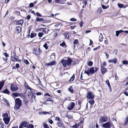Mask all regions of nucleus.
Wrapping results in <instances>:
<instances>
[{
  "label": "nucleus",
  "instance_id": "15",
  "mask_svg": "<svg viewBox=\"0 0 128 128\" xmlns=\"http://www.w3.org/2000/svg\"><path fill=\"white\" fill-rule=\"evenodd\" d=\"M24 21L22 20H20L18 22H16V25H22Z\"/></svg>",
  "mask_w": 128,
  "mask_h": 128
},
{
  "label": "nucleus",
  "instance_id": "9",
  "mask_svg": "<svg viewBox=\"0 0 128 128\" xmlns=\"http://www.w3.org/2000/svg\"><path fill=\"white\" fill-rule=\"evenodd\" d=\"M102 126L105 128H110L112 126L111 124L109 122L104 124L102 125Z\"/></svg>",
  "mask_w": 128,
  "mask_h": 128
},
{
  "label": "nucleus",
  "instance_id": "29",
  "mask_svg": "<svg viewBox=\"0 0 128 128\" xmlns=\"http://www.w3.org/2000/svg\"><path fill=\"white\" fill-rule=\"evenodd\" d=\"M68 90L71 93H73V90L72 86H70V87L68 88Z\"/></svg>",
  "mask_w": 128,
  "mask_h": 128
},
{
  "label": "nucleus",
  "instance_id": "62",
  "mask_svg": "<svg viewBox=\"0 0 128 128\" xmlns=\"http://www.w3.org/2000/svg\"><path fill=\"white\" fill-rule=\"evenodd\" d=\"M30 16L29 15H28L26 18V19H27L28 20H29L30 18Z\"/></svg>",
  "mask_w": 128,
  "mask_h": 128
},
{
  "label": "nucleus",
  "instance_id": "19",
  "mask_svg": "<svg viewBox=\"0 0 128 128\" xmlns=\"http://www.w3.org/2000/svg\"><path fill=\"white\" fill-rule=\"evenodd\" d=\"M39 114L41 115L43 114L46 115L47 114H50V112H39Z\"/></svg>",
  "mask_w": 128,
  "mask_h": 128
},
{
  "label": "nucleus",
  "instance_id": "33",
  "mask_svg": "<svg viewBox=\"0 0 128 128\" xmlns=\"http://www.w3.org/2000/svg\"><path fill=\"white\" fill-rule=\"evenodd\" d=\"M118 6L119 8H122L124 6V5L122 4H118Z\"/></svg>",
  "mask_w": 128,
  "mask_h": 128
},
{
  "label": "nucleus",
  "instance_id": "63",
  "mask_svg": "<svg viewBox=\"0 0 128 128\" xmlns=\"http://www.w3.org/2000/svg\"><path fill=\"white\" fill-rule=\"evenodd\" d=\"M37 52L38 53V52L36 50V51H35L34 52V54H35L36 55H37L38 54L37 53Z\"/></svg>",
  "mask_w": 128,
  "mask_h": 128
},
{
  "label": "nucleus",
  "instance_id": "35",
  "mask_svg": "<svg viewBox=\"0 0 128 128\" xmlns=\"http://www.w3.org/2000/svg\"><path fill=\"white\" fill-rule=\"evenodd\" d=\"M79 126V124H76L74 125H73L72 126V128H77Z\"/></svg>",
  "mask_w": 128,
  "mask_h": 128
},
{
  "label": "nucleus",
  "instance_id": "3",
  "mask_svg": "<svg viewBox=\"0 0 128 128\" xmlns=\"http://www.w3.org/2000/svg\"><path fill=\"white\" fill-rule=\"evenodd\" d=\"M22 101L19 98H16L15 100V105L14 109L17 110L20 108V107L22 105Z\"/></svg>",
  "mask_w": 128,
  "mask_h": 128
},
{
  "label": "nucleus",
  "instance_id": "17",
  "mask_svg": "<svg viewBox=\"0 0 128 128\" xmlns=\"http://www.w3.org/2000/svg\"><path fill=\"white\" fill-rule=\"evenodd\" d=\"M64 37L65 38L69 39L70 38L69 36H70V35H68V33L67 32H66L64 34Z\"/></svg>",
  "mask_w": 128,
  "mask_h": 128
},
{
  "label": "nucleus",
  "instance_id": "5",
  "mask_svg": "<svg viewBox=\"0 0 128 128\" xmlns=\"http://www.w3.org/2000/svg\"><path fill=\"white\" fill-rule=\"evenodd\" d=\"M94 97V95L93 93L92 92H88L86 94V98L89 99H93Z\"/></svg>",
  "mask_w": 128,
  "mask_h": 128
},
{
  "label": "nucleus",
  "instance_id": "59",
  "mask_svg": "<svg viewBox=\"0 0 128 128\" xmlns=\"http://www.w3.org/2000/svg\"><path fill=\"white\" fill-rule=\"evenodd\" d=\"M124 94L126 96H128V92L126 91H125L124 92Z\"/></svg>",
  "mask_w": 128,
  "mask_h": 128
},
{
  "label": "nucleus",
  "instance_id": "14",
  "mask_svg": "<svg viewBox=\"0 0 128 128\" xmlns=\"http://www.w3.org/2000/svg\"><path fill=\"white\" fill-rule=\"evenodd\" d=\"M5 82V80H2L1 81H0V91L2 89L4 86Z\"/></svg>",
  "mask_w": 128,
  "mask_h": 128
},
{
  "label": "nucleus",
  "instance_id": "39",
  "mask_svg": "<svg viewBox=\"0 0 128 128\" xmlns=\"http://www.w3.org/2000/svg\"><path fill=\"white\" fill-rule=\"evenodd\" d=\"M43 35V33L42 32H39L38 34V35L39 37H41Z\"/></svg>",
  "mask_w": 128,
  "mask_h": 128
},
{
  "label": "nucleus",
  "instance_id": "11",
  "mask_svg": "<svg viewBox=\"0 0 128 128\" xmlns=\"http://www.w3.org/2000/svg\"><path fill=\"white\" fill-rule=\"evenodd\" d=\"M117 62V59L116 58H114L112 60H108V62L113 63L114 64H116Z\"/></svg>",
  "mask_w": 128,
  "mask_h": 128
},
{
  "label": "nucleus",
  "instance_id": "57",
  "mask_svg": "<svg viewBox=\"0 0 128 128\" xmlns=\"http://www.w3.org/2000/svg\"><path fill=\"white\" fill-rule=\"evenodd\" d=\"M16 67L17 68H18L20 67V65L18 64H16Z\"/></svg>",
  "mask_w": 128,
  "mask_h": 128
},
{
  "label": "nucleus",
  "instance_id": "8",
  "mask_svg": "<svg viewBox=\"0 0 128 128\" xmlns=\"http://www.w3.org/2000/svg\"><path fill=\"white\" fill-rule=\"evenodd\" d=\"M108 118L106 116H100L99 118V122L101 123L104 122L107 120Z\"/></svg>",
  "mask_w": 128,
  "mask_h": 128
},
{
  "label": "nucleus",
  "instance_id": "13",
  "mask_svg": "<svg viewBox=\"0 0 128 128\" xmlns=\"http://www.w3.org/2000/svg\"><path fill=\"white\" fill-rule=\"evenodd\" d=\"M106 69L105 67L103 66H101V70L102 74H104L106 72H107V71H106Z\"/></svg>",
  "mask_w": 128,
  "mask_h": 128
},
{
  "label": "nucleus",
  "instance_id": "24",
  "mask_svg": "<svg viewBox=\"0 0 128 128\" xmlns=\"http://www.w3.org/2000/svg\"><path fill=\"white\" fill-rule=\"evenodd\" d=\"M12 94L15 97L19 96L21 95V94L18 93H13Z\"/></svg>",
  "mask_w": 128,
  "mask_h": 128
},
{
  "label": "nucleus",
  "instance_id": "28",
  "mask_svg": "<svg viewBox=\"0 0 128 128\" xmlns=\"http://www.w3.org/2000/svg\"><path fill=\"white\" fill-rule=\"evenodd\" d=\"M36 33H32L31 34L30 37L31 38H32L36 36Z\"/></svg>",
  "mask_w": 128,
  "mask_h": 128
},
{
  "label": "nucleus",
  "instance_id": "25",
  "mask_svg": "<svg viewBox=\"0 0 128 128\" xmlns=\"http://www.w3.org/2000/svg\"><path fill=\"white\" fill-rule=\"evenodd\" d=\"M100 35L99 36V40L100 42H102L103 38V37L102 36V35L101 33H100Z\"/></svg>",
  "mask_w": 128,
  "mask_h": 128
},
{
  "label": "nucleus",
  "instance_id": "43",
  "mask_svg": "<svg viewBox=\"0 0 128 128\" xmlns=\"http://www.w3.org/2000/svg\"><path fill=\"white\" fill-rule=\"evenodd\" d=\"M106 62H105V61H103V62L102 65H101V66H106Z\"/></svg>",
  "mask_w": 128,
  "mask_h": 128
},
{
  "label": "nucleus",
  "instance_id": "50",
  "mask_svg": "<svg viewBox=\"0 0 128 128\" xmlns=\"http://www.w3.org/2000/svg\"><path fill=\"white\" fill-rule=\"evenodd\" d=\"M70 20L72 21H76V19L74 18H72L70 19Z\"/></svg>",
  "mask_w": 128,
  "mask_h": 128
},
{
  "label": "nucleus",
  "instance_id": "23",
  "mask_svg": "<svg viewBox=\"0 0 128 128\" xmlns=\"http://www.w3.org/2000/svg\"><path fill=\"white\" fill-rule=\"evenodd\" d=\"M60 46L64 48H66L67 47V46L65 42H62V43H61L60 44Z\"/></svg>",
  "mask_w": 128,
  "mask_h": 128
},
{
  "label": "nucleus",
  "instance_id": "61",
  "mask_svg": "<svg viewBox=\"0 0 128 128\" xmlns=\"http://www.w3.org/2000/svg\"><path fill=\"white\" fill-rule=\"evenodd\" d=\"M76 26H70V28L71 29H73Z\"/></svg>",
  "mask_w": 128,
  "mask_h": 128
},
{
  "label": "nucleus",
  "instance_id": "21",
  "mask_svg": "<svg viewBox=\"0 0 128 128\" xmlns=\"http://www.w3.org/2000/svg\"><path fill=\"white\" fill-rule=\"evenodd\" d=\"M46 98L45 101L46 102L50 101L52 102V98L50 97H45Z\"/></svg>",
  "mask_w": 128,
  "mask_h": 128
},
{
  "label": "nucleus",
  "instance_id": "36",
  "mask_svg": "<svg viewBox=\"0 0 128 128\" xmlns=\"http://www.w3.org/2000/svg\"><path fill=\"white\" fill-rule=\"evenodd\" d=\"M128 121V117H127L126 118L124 121V124H127V122Z\"/></svg>",
  "mask_w": 128,
  "mask_h": 128
},
{
  "label": "nucleus",
  "instance_id": "32",
  "mask_svg": "<svg viewBox=\"0 0 128 128\" xmlns=\"http://www.w3.org/2000/svg\"><path fill=\"white\" fill-rule=\"evenodd\" d=\"M88 65L89 66H91L93 64V62L91 61H89L88 63Z\"/></svg>",
  "mask_w": 128,
  "mask_h": 128
},
{
  "label": "nucleus",
  "instance_id": "10",
  "mask_svg": "<svg viewBox=\"0 0 128 128\" xmlns=\"http://www.w3.org/2000/svg\"><path fill=\"white\" fill-rule=\"evenodd\" d=\"M27 125H28V124L26 122H23L20 125L19 128H22L26 127Z\"/></svg>",
  "mask_w": 128,
  "mask_h": 128
},
{
  "label": "nucleus",
  "instance_id": "34",
  "mask_svg": "<svg viewBox=\"0 0 128 128\" xmlns=\"http://www.w3.org/2000/svg\"><path fill=\"white\" fill-rule=\"evenodd\" d=\"M27 128H33L34 126L32 124H30L27 126Z\"/></svg>",
  "mask_w": 128,
  "mask_h": 128
},
{
  "label": "nucleus",
  "instance_id": "53",
  "mask_svg": "<svg viewBox=\"0 0 128 128\" xmlns=\"http://www.w3.org/2000/svg\"><path fill=\"white\" fill-rule=\"evenodd\" d=\"M87 1L86 0H84L83 2V3L85 5V6H86L87 4Z\"/></svg>",
  "mask_w": 128,
  "mask_h": 128
},
{
  "label": "nucleus",
  "instance_id": "41",
  "mask_svg": "<svg viewBox=\"0 0 128 128\" xmlns=\"http://www.w3.org/2000/svg\"><path fill=\"white\" fill-rule=\"evenodd\" d=\"M123 64H128V62L127 60H124L123 61Z\"/></svg>",
  "mask_w": 128,
  "mask_h": 128
},
{
  "label": "nucleus",
  "instance_id": "42",
  "mask_svg": "<svg viewBox=\"0 0 128 128\" xmlns=\"http://www.w3.org/2000/svg\"><path fill=\"white\" fill-rule=\"evenodd\" d=\"M104 43L105 44H108V41L107 39H106L104 40Z\"/></svg>",
  "mask_w": 128,
  "mask_h": 128
},
{
  "label": "nucleus",
  "instance_id": "22",
  "mask_svg": "<svg viewBox=\"0 0 128 128\" xmlns=\"http://www.w3.org/2000/svg\"><path fill=\"white\" fill-rule=\"evenodd\" d=\"M123 32V31L122 30H120L118 31H116V35L117 36H118L119 34Z\"/></svg>",
  "mask_w": 128,
  "mask_h": 128
},
{
  "label": "nucleus",
  "instance_id": "27",
  "mask_svg": "<svg viewBox=\"0 0 128 128\" xmlns=\"http://www.w3.org/2000/svg\"><path fill=\"white\" fill-rule=\"evenodd\" d=\"M3 92L8 94H9L10 93L8 90L7 89H6L5 90H4Z\"/></svg>",
  "mask_w": 128,
  "mask_h": 128
},
{
  "label": "nucleus",
  "instance_id": "64",
  "mask_svg": "<svg viewBox=\"0 0 128 128\" xmlns=\"http://www.w3.org/2000/svg\"><path fill=\"white\" fill-rule=\"evenodd\" d=\"M4 55L6 57H8V54L6 53H5L4 54Z\"/></svg>",
  "mask_w": 128,
  "mask_h": 128
},
{
  "label": "nucleus",
  "instance_id": "31",
  "mask_svg": "<svg viewBox=\"0 0 128 128\" xmlns=\"http://www.w3.org/2000/svg\"><path fill=\"white\" fill-rule=\"evenodd\" d=\"M88 102L91 105H92L94 104V100H93V99H92L89 101Z\"/></svg>",
  "mask_w": 128,
  "mask_h": 128
},
{
  "label": "nucleus",
  "instance_id": "4",
  "mask_svg": "<svg viewBox=\"0 0 128 128\" xmlns=\"http://www.w3.org/2000/svg\"><path fill=\"white\" fill-rule=\"evenodd\" d=\"M3 117V120L5 124H8L10 121V118L8 116V114L6 113L4 114Z\"/></svg>",
  "mask_w": 128,
  "mask_h": 128
},
{
  "label": "nucleus",
  "instance_id": "1",
  "mask_svg": "<svg viewBox=\"0 0 128 128\" xmlns=\"http://www.w3.org/2000/svg\"><path fill=\"white\" fill-rule=\"evenodd\" d=\"M88 70L87 71H85L84 72L88 76H89L90 74H94L98 70V68L96 66L92 67H90V69H89L88 68Z\"/></svg>",
  "mask_w": 128,
  "mask_h": 128
},
{
  "label": "nucleus",
  "instance_id": "18",
  "mask_svg": "<svg viewBox=\"0 0 128 128\" xmlns=\"http://www.w3.org/2000/svg\"><path fill=\"white\" fill-rule=\"evenodd\" d=\"M16 31L18 33H20L21 31V28L20 26H18L16 28Z\"/></svg>",
  "mask_w": 128,
  "mask_h": 128
},
{
  "label": "nucleus",
  "instance_id": "46",
  "mask_svg": "<svg viewBox=\"0 0 128 128\" xmlns=\"http://www.w3.org/2000/svg\"><path fill=\"white\" fill-rule=\"evenodd\" d=\"M40 29L42 30V32H44L46 33V31L44 29H46V28H41Z\"/></svg>",
  "mask_w": 128,
  "mask_h": 128
},
{
  "label": "nucleus",
  "instance_id": "56",
  "mask_svg": "<svg viewBox=\"0 0 128 128\" xmlns=\"http://www.w3.org/2000/svg\"><path fill=\"white\" fill-rule=\"evenodd\" d=\"M59 1L61 4H63L62 2L66 1V0H59Z\"/></svg>",
  "mask_w": 128,
  "mask_h": 128
},
{
  "label": "nucleus",
  "instance_id": "60",
  "mask_svg": "<svg viewBox=\"0 0 128 128\" xmlns=\"http://www.w3.org/2000/svg\"><path fill=\"white\" fill-rule=\"evenodd\" d=\"M31 96H31V97H32V98H34V99L35 98V96L33 94H32Z\"/></svg>",
  "mask_w": 128,
  "mask_h": 128
},
{
  "label": "nucleus",
  "instance_id": "2",
  "mask_svg": "<svg viewBox=\"0 0 128 128\" xmlns=\"http://www.w3.org/2000/svg\"><path fill=\"white\" fill-rule=\"evenodd\" d=\"M72 62V60L70 58H68L67 60H62L61 61V62L62 63L64 67H66V65L70 66L71 63Z\"/></svg>",
  "mask_w": 128,
  "mask_h": 128
},
{
  "label": "nucleus",
  "instance_id": "55",
  "mask_svg": "<svg viewBox=\"0 0 128 128\" xmlns=\"http://www.w3.org/2000/svg\"><path fill=\"white\" fill-rule=\"evenodd\" d=\"M100 48V47L99 46H98L97 47H96V48H94L93 49V50H97L99 48Z\"/></svg>",
  "mask_w": 128,
  "mask_h": 128
},
{
  "label": "nucleus",
  "instance_id": "26",
  "mask_svg": "<svg viewBox=\"0 0 128 128\" xmlns=\"http://www.w3.org/2000/svg\"><path fill=\"white\" fill-rule=\"evenodd\" d=\"M44 20V19L42 18H39L38 17H37L36 19V21L37 22L42 21Z\"/></svg>",
  "mask_w": 128,
  "mask_h": 128
},
{
  "label": "nucleus",
  "instance_id": "51",
  "mask_svg": "<svg viewBox=\"0 0 128 128\" xmlns=\"http://www.w3.org/2000/svg\"><path fill=\"white\" fill-rule=\"evenodd\" d=\"M42 94V93L40 92H38L36 93V94L37 96L40 95Z\"/></svg>",
  "mask_w": 128,
  "mask_h": 128
},
{
  "label": "nucleus",
  "instance_id": "40",
  "mask_svg": "<svg viewBox=\"0 0 128 128\" xmlns=\"http://www.w3.org/2000/svg\"><path fill=\"white\" fill-rule=\"evenodd\" d=\"M78 42V40L77 39L75 40L74 41V44H77Z\"/></svg>",
  "mask_w": 128,
  "mask_h": 128
},
{
  "label": "nucleus",
  "instance_id": "45",
  "mask_svg": "<svg viewBox=\"0 0 128 128\" xmlns=\"http://www.w3.org/2000/svg\"><path fill=\"white\" fill-rule=\"evenodd\" d=\"M74 76H73L70 78V80L71 81H72L74 80Z\"/></svg>",
  "mask_w": 128,
  "mask_h": 128
},
{
  "label": "nucleus",
  "instance_id": "54",
  "mask_svg": "<svg viewBox=\"0 0 128 128\" xmlns=\"http://www.w3.org/2000/svg\"><path fill=\"white\" fill-rule=\"evenodd\" d=\"M36 15L37 16H40V17L41 16V15L38 12H36Z\"/></svg>",
  "mask_w": 128,
  "mask_h": 128
},
{
  "label": "nucleus",
  "instance_id": "38",
  "mask_svg": "<svg viewBox=\"0 0 128 128\" xmlns=\"http://www.w3.org/2000/svg\"><path fill=\"white\" fill-rule=\"evenodd\" d=\"M106 83L108 85L109 88H110V84L109 81L108 80H107L106 81Z\"/></svg>",
  "mask_w": 128,
  "mask_h": 128
},
{
  "label": "nucleus",
  "instance_id": "49",
  "mask_svg": "<svg viewBox=\"0 0 128 128\" xmlns=\"http://www.w3.org/2000/svg\"><path fill=\"white\" fill-rule=\"evenodd\" d=\"M48 122H49V123H50V124H52L53 123V122L52 120H51L49 119L48 120Z\"/></svg>",
  "mask_w": 128,
  "mask_h": 128
},
{
  "label": "nucleus",
  "instance_id": "20",
  "mask_svg": "<svg viewBox=\"0 0 128 128\" xmlns=\"http://www.w3.org/2000/svg\"><path fill=\"white\" fill-rule=\"evenodd\" d=\"M24 86L28 89L30 90L31 91H32V90H33L32 89L30 88V87L28 85L27 83L26 82H25V83Z\"/></svg>",
  "mask_w": 128,
  "mask_h": 128
},
{
  "label": "nucleus",
  "instance_id": "52",
  "mask_svg": "<svg viewBox=\"0 0 128 128\" xmlns=\"http://www.w3.org/2000/svg\"><path fill=\"white\" fill-rule=\"evenodd\" d=\"M29 6L30 7H33L34 6V4L32 3H30L29 4Z\"/></svg>",
  "mask_w": 128,
  "mask_h": 128
},
{
  "label": "nucleus",
  "instance_id": "48",
  "mask_svg": "<svg viewBox=\"0 0 128 128\" xmlns=\"http://www.w3.org/2000/svg\"><path fill=\"white\" fill-rule=\"evenodd\" d=\"M0 128H4V125L3 123L1 122L0 124Z\"/></svg>",
  "mask_w": 128,
  "mask_h": 128
},
{
  "label": "nucleus",
  "instance_id": "30",
  "mask_svg": "<svg viewBox=\"0 0 128 128\" xmlns=\"http://www.w3.org/2000/svg\"><path fill=\"white\" fill-rule=\"evenodd\" d=\"M43 125L44 128H49V127L48 126L47 124L45 122L43 123Z\"/></svg>",
  "mask_w": 128,
  "mask_h": 128
},
{
  "label": "nucleus",
  "instance_id": "12",
  "mask_svg": "<svg viewBox=\"0 0 128 128\" xmlns=\"http://www.w3.org/2000/svg\"><path fill=\"white\" fill-rule=\"evenodd\" d=\"M56 63V62L55 61H53L50 62L46 64L45 65L47 66H53L55 65Z\"/></svg>",
  "mask_w": 128,
  "mask_h": 128
},
{
  "label": "nucleus",
  "instance_id": "47",
  "mask_svg": "<svg viewBox=\"0 0 128 128\" xmlns=\"http://www.w3.org/2000/svg\"><path fill=\"white\" fill-rule=\"evenodd\" d=\"M102 8L104 9H105L107 8L108 7H106V6L103 5H102Z\"/></svg>",
  "mask_w": 128,
  "mask_h": 128
},
{
  "label": "nucleus",
  "instance_id": "37",
  "mask_svg": "<svg viewBox=\"0 0 128 128\" xmlns=\"http://www.w3.org/2000/svg\"><path fill=\"white\" fill-rule=\"evenodd\" d=\"M43 46L44 48L46 50H47L48 48V46L47 44L46 43Z\"/></svg>",
  "mask_w": 128,
  "mask_h": 128
},
{
  "label": "nucleus",
  "instance_id": "44",
  "mask_svg": "<svg viewBox=\"0 0 128 128\" xmlns=\"http://www.w3.org/2000/svg\"><path fill=\"white\" fill-rule=\"evenodd\" d=\"M24 62L27 64H29L28 61L26 60H24Z\"/></svg>",
  "mask_w": 128,
  "mask_h": 128
},
{
  "label": "nucleus",
  "instance_id": "58",
  "mask_svg": "<svg viewBox=\"0 0 128 128\" xmlns=\"http://www.w3.org/2000/svg\"><path fill=\"white\" fill-rule=\"evenodd\" d=\"M83 22H80V26L81 28L83 26Z\"/></svg>",
  "mask_w": 128,
  "mask_h": 128
},
{
  "label": "nucleus",
  "instance_id": "7",
  "mask_svg": "<svg viewBox=\"0 0 128 128\" xmlns=\"http://www.w3.org/2000/svg\"><path fill=\"white\" fill-rule=\"evenodd\" d=\"M75 105V103L74 102H70L68 105L67 109L68 110H72L74 108Z\"/></svg>",
  "mask_w": 128,
  "mask_h": 128
},
{
  "label": "nucleus",
  "instance_id": "16",
  "mask_svg": "<svg viewBox=\"0 0 128 128\" xmlns=\"http://www.w3.org/2000/svg\"><path fill=\"white\" fill-rule=\"evenodd\" d=\"M18 59L16 57L12 56L11 58V60L13 62H17L18 60Z\"/></svg>",
  "mask_w": 128,
  "mask_h": 128
},
{
  "label": "nucleus",
  "instance_id": "6",
  "mask_svg": "<svg viewBox=\"0 0 128 128\" xmlns=\"http://www.w3.org/2000/svg\"><path fill=\"white\" fill-rule=\"evenodd\" d=\"M11 90L12 91H16L18 89V87L16 84L13 83L11 84L10 86Z\"/></svg>",
  "mask_w": 128,
  "mask_h": 128
}]
</instances>
